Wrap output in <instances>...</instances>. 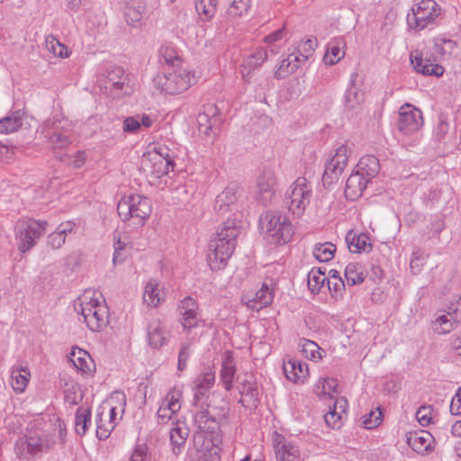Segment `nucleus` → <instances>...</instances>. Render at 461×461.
Returning a JSON list of instances; mask_svg holds the SVG:
<instances>
[{
  "label": "nucleus",
  "mask_w": 461,
  "mask_h": 461,
  "mask_svg": "<svg viewBox=\"0 0 461 461\" xmlns=\"http://www.w3.org/2000/svg\"><path fill=\"white\" fill-rule=\"evenodd\" d=\"M240 229L235 220L228 219L208 244L207 260L212 270L224 268L236 247Z\"/></svg>",
  "instance_id": "1"
},
{
  "label": "nucleus",
  "mask_w": 461,
  "mask_h": 461,
  "mask_svg": "<svg viewBox=\"0 0 461 461\" xmlns=\"http://www.w3.org/2000/svg\"><path fill=\"white\" fill-rule=\"evenodd\" d=\"M151 212L149 199L139 194L126 195L117 204V212L122 221L135 228L142 227Z\"/></svg>",
  "instance_id": "2"
},
{
  "label": "nucleus",
  "mask_w": 461,
  "mask_h": 461,
  "mask_svg": "<svg viewBox=\"0 0 461 461\" xmlns=\"http://www.w3.org/2000/svg\"><path fill=\"white\" fill-rule=\"evenodd\" d=\"M74 309L91 331L99 332L108 324L107 307L87 292L77 299Z\"/></svg>",
  "instance_id": "3"
},
{
  "label": "nucleus",
  "mask_w": 461,
  "mask_h": 461,
  "mask_svg": "<svg viewBox=\"0 0 461 461\" xmlns=\"http://www.w3.org/2000/svg\"><path fill=\"white\" fill-rule=\"evenodd\" d=\"M260 226L271 243L285 244L293 236V228L287 216L279 211H267L260 216Z\"/></svg>",
  "instance_id": "4"
},
{
  "label": "nucleus",
  "mask_w": 461,
  "mask_h": 461,
  "mask_svg": "<svg viewBox=\"0 0 461 461\" xmlns=\"http://www.w3.org/2000/svg\"><path fill=\"white\" fill-rule=\"evenodd\" d=\"M156 87L168 95H177L195 84L194 74L186 69L168 68L154 78Z\"/></svg>",
  "instance_id": "5"
},
{
  "label": "nucleus",
  "mask_w": 461,
  "mask_h": 461,
  "mask_svg": "<svg viewBox=\"0 0 461 461\" xmlns=\"http://www.w3.org/2000/svg\"><path fill=\"white\" fill-rule=\"evenodd\" d=\"M312 194V188L305 177H298L287 189L284 204L295 216L304 213Z\"/></svg>",
  "instance_id": "6"
},
{
  "label": "nucleus",
  "mask_w": 461,
  "mask_h": 461,
  "mask_svg": "<svg viewBox=\"0 0 461 461\" xmlns=\"http://www.w3.org/2000/svg\"><path fill=\"white\" fill-rule=\"evenodd\" d=\"M217 409L211 404L207 405L206 410L197 411L194 416V422L199 429V432L194 435V443L203 439V433H206L211 437L212 441H217L221 421L225 418L224 408L216 411Z\"/></svg>",
  "instance_id": "7"
},
{
  "label": "nucleus",
  "mask_w": 461,
  "mask_h": 461,
  "mask_svg": "<svg viewBox=\"0 0 461 461\" xmlns=\"http://www.w3.org/2000/svg\"><path fill=\"white\" fill-rule=\"evenodd\" d=\"M47 221L22 219L15 225V238L18 249L25 253L32 249L46 230Z\"/></svg>",
  "instance_id": "8"
},
{
  "label": "nucleus",
  "mask_w": 461,
  "mask_h": 461,
  "mask_svg": "<svg viewBox=\"0 0 461 461\" xmlns=\"http://www.w3.org/2000/svg\"><path fill=\"white\" fill-rule=\"evenodd\" d=\"M440 14V5L435 0H421L407 14V23L411 28L421 31L433 24Z\"/></svg>",
  "instance_id": "9"
},
{
  "label": "nucleus",
  "mask_w": 461,
  "mask_h": 461,
  "mask_svg": "<svg viewBox=\"0 0 461 461\" xmlns=\"http://www.w3.org/2000/svg\"><path fill=\"white\" fill-rule=\"evenodd\" d=\"M54 444V438L47 434L24 435L16 440L15 450L18 456L25 454L34 456L38 453L49 451Z\"/></svg>",
  "instance_id": "10"
},
{
  "label": "nucleus",
  "mask_w": 461,
  "mask_h": 461,
  "mask_svg": "<svg viewBox=\"0 0 461 461\" xmlns=\"http://www.w3.org/2000/svg\"><path fill=\"white\" fill-rule=\"evenodd\" d=\"M196 121L200 135L207 138L214 137L223 122L220 111L214 104L203 105V112L198 113Z\"/></svg>",
  "instance_id": "11"
},
{
  "label": "nucleus",
  "mask_w": 461,
  "mask_h": 461,
  "mask_svg": "<svg viewBox=\"0 0 461 461\" xmlns=\"http://www.w3.org/2000/svg\"><path fill=\"white\" fill-rule=\"evenodd\" d=\"M348 147L340 145L332 158L327 161L322 175V184L325 187H329L332 184L338 182L342 172L348 164Z\"/></svg>",
  "instance_id": "12"
},
{
  "label": "nucleus",
  "mask_w": 461,
  "mask_h": 461,
  "mask_svg": "<svg viewBox=\"0 0 461 461\" xmlns=\"http://www.w3.org/2000/svg\"><path fill=\"white\" fill-rule=\"evenodd\" d=\"M423 124L422 113L420 109L406 104L400 108L398 130L405 135L418 131Z\"/></svg>",
  "instance_id": "13"
},
{
  "label": "nucleus",
  "mask_w": 461,
  "mask_h": 461,
  "mask_svg": "<svg viewBox=\"0 0 461 461\" xmlns=\"http://www.w3.org/2000/svg\"><path fill=\"white\" fill-rule=\"evenodd\" d=\"M276 177L272 170H264L258 178L257 200L264 206L268 205L276 191Z\"/></svg>",
  "instance_id": "14"
},
{
  "label": "nucleus",
  "mask_w": 461,
  "mask_h": 461,
  "mask_svg": "<svg viewBox=\"0 0 461 461\" xmlns=\"http://www.w3.org/2000/svg\"><path fill=\"white\" fill-rule=\"evenodd\" d=\"M198 309L197 302L190 296H186L180 302L178 311L184 330L190 331L198 326L200 321Z\"/></svg>",
  "instance_id": "15"
},
{
  "label": "nucleus",
  "mask_w": 461,
  "mask_h": 461,
  "mask_svg": "<svg viewBox=\"0 0 461 461\" xmlns=\"http://www.w3.org/2000/svg\"><path fill=\"white\" fill-rule=\"evenodd\" d=\"M242 190L237 183H230L216 196L214 210L219 214H225L232 210L236 202L241 196Z\"/></svg>",
  "instance_id": "16"
},
{
  "label": "nucleus",
  "mask_w": 461,
  "mask_h": 461,
  "mask_svg": "<svg viewBox=\"0 0 461 461\" xmlns=\"http://www.w3.org/2000/svg\"><path fill=\"white\" fill-rule=\"evenodd\" d=\"M411 63L414 69L424 76L440 77L444 73V68L438 64L434 63L422 51L414 50L410 56Z\"/></svg>",
  "instance_id": "17"
},
{
  "label": "nucleus",
  "mask_w": 461,
  "mask_h": 461,
  "mask_svg": "<svg viewBox=\"0 0 461 461\" xmlns=\"http://www.w3.org/2000/svg\"><path fill=\"white\" fill-rule=\"evenodd\" d=\"M273 445L277 461H300L298 447L286 439L283 435L276 433Z\"/></svg>",
  "instance_id": "18"
},
{
  "label": "nucleus",
  "mask_w": 461,
  "mask_h": 461,
  "mask_svg": "<svg viewBox=\"0 0 461 461\" xmlns=\"http://www.w3.org/2000/svg\"><path fill=\"white\" fill-rule=\"evenodd\" d=\"M149 345L159 348L167 343L166 326L159 318L152 319L148 324Z\"/></svg>",
  "instance_id": "19"
},
{
  "label": "nucleus",
  "mask_w": 461,
  "mask_h": 461,
  "mask_svg": "<svg viewBox=\"0 0 461 461\" xmlns=\"http://www.w3.org/2000/svg\"><path fill=\"white\" fill-rule=\"evenodd\" d=\"M189 431V428L185 421H173V427L170 429V443L175 454H179L185 447Z\"/></svg>",
  "instance_id": "20"
},
{
  "label": "nucleus",
  "mask_w": 461,
  "mask_h": 461,
  "mask_svg": "<svg viewBox=\"0 0 461 461\" xmlns=\"http://www.w3.org/2000/svg\"><path fill=\"white\" fill-rule=\"evenodd\" d=\"M368 181L357 171L352 173L347 179L345 196L348 200L355 201L363 194Z\"/></svg>",
  "instance_id": "21"
},
{
  "label": "nucleus",
  "mask_w": 461,
  "mask_h": 461,
  "mask_svg": "<svg viewBox=\"0 0 461 461\" xmlns=\"http://www.w3.org/2000/svg\"><path fill=\"white\" fill-rule=\"evenodd\" d=\"M236 374V365L234 361L233 352L227 350L223 354L221 370V380L224 388L230 391L232 388V382Z\"/></svg>",
  "instance_id": "22"
},
{
  "label": "nucleus",
  "mask_w": 461,
  "mask_h": 461,
  "mask_svg": "<svg viewBox=\"0 0 461 461\" xmlns=\"http://www.w3.org/2000/svg\"><path fill=\"white\" fill-rule=\"evenodd\" d=\"M364 100L365 93L355 86L354 79L352 78L350 86L344 95L345 108L349 112L357 113L360 111Z\"/></svg>",
  "instance_id": "23"
},
{
  "label": "nucleus",
  "mask_w": 461,
  "mask_h": 461,
  "mask_svg": "<svg viewBox=\"0 0 461 461\" xmlns=\"http://www.w3.org/2000/svg\"><path fill=\"white\" fill-rule=\"evenodd\" d=\"M283 370L286 378L294 383L303 382L308 375L306 364H303L295 359L285 361Z\"/></svg>",
  "instance_id": "24"
},
{
  "label": "nucleus",
  "mask_w": 461,
  "mask_h": 461,
  "mask_svg": "<svg viewBox=\"0 0 461 461\" xmlns=\"http://www.w3.org/2000/svg\"><path fill=\"white\" fill-rule=\"evenodd\" d=\"M215 375L212 371H207L197 377L194 388V405H199L208 390L214 384Z\"/></svg>",
  "instance_id": "25"
},
{
  "label": "nucleus",
  "mask_w": 461,
  "mask_h": 461,
  "mask_svg": "<svg viewBox=\"0 0 461 461\" xmlns=\"http://www.w3.org/2000/svg\"><path fill=\"white\" fill-rule=\"evenodd\" d=\"M432 435L426 430L410 432L407 435V444L417 453L426 452L431 443Z\"/></svg>",
  "instance_id": "26"
},
{
  "label": "nucleus",
  "mask_w": 461,
  "mask_h": 461,
  "mask_svg": "<svg viewBox=\"0 0 461 461\" xmlns=\"http://www.w3.org/2000/svg\"><path fill=\"white\" fill-rule=\"evenodd\" d=\"M357 167V172L369 182L379 173L380 164L375 156L367 155L360 158Z\"/></svg>",
  "instance_id": "27"
},
{
  "label": "nucleus",
  "mask_w": 461,
  "mask_h": 461,
  "mask_svg": "<svg viewBox=\"0 0 461 461\" xmlns=\"http://www.w3.org/2000/svg\"><path fill=\"white\" fill-rule=\"evenodd\" d=\"M460 322L461 320L455 318V314H452L448 309L446 313L437 316L432 322V328L438 334H447L455 330Z\"/></svg>",
  "instance_id": "28"
},
{
  "label": "nucleus",
  "mask_w": 461,
  "mask_h": 461,
  "mask_svg": "<svg viewBox=\"0 0 461 461\" xmlns=\"http://www.w3.org/2000/svg\"><path fill=\"white\" fill-rule=\"evenodd\" d=\"M274 298L273 291L269 289L267 284H263L260 290L256 293L253 299L246 302L248 308L258 312L264 307L268 306Z\"/></svg>",
  "instance_id": "29"
},
{
  "label": "nucleus",
  "mask_w": 461,
  "mask_h": 461,
  "mask_svg": "<svg viewBox=\"0 0 461 461\" xmlns=\"http://www.w3.org/2000/svg\"><path fill=\"white\" fill-rule=\"evenodd\" d=\"M165 298V293L159 288L158 282L149 281L144 290L143 301L148 306L157 307Z\"/></svg>",
  "instance_id": "30"
},
{
  "label": "nucleus",
  "mask_w": 461,
  "mask_h": 461,
  "mask_svg": "<svg viewBox=\"0 0 461 461\" xmlns=\"http://www.w3.org/2000/svg\"><path fill=\"white\" fill-rule=\"evenodd\" d=\"M70 360L74 366L83 373H90L95 367V364L90 355L78 348H73Z\"/></svg>",
  "instance_id": "31"
},
{
  "label": "nucleus",
  "mask_w": 461,
  "mask_h": 461,
  "mask_svg": "<svg viewBox=\"0 0 461 461\" xmlns=\"http://www.w3.org/2000/svg\"><path fill=\"white\" fill-rule=\"evenodd\" d=\"M23 114L21 110H17L0 119V133L10 134L17 131L23 125Z\"/></svg>",
  "instance_id": "32"
},
{
  "label": "nucleus",
  "mask_w": 461,
  "mask_h": 461,
  "mask_svg": "<svg viewBox=\"0 0 461 461\" xmlns=\"http://www.w3.org/2000/svg\"><path fill=\"white\" fill-rule=\"evenodd\" d=\"M345 46L342 39H333L330 41L327 47L326 54L323 57L325 64L332 66L338 63L345 55V51L341 47Z\"/></svg>",
  "instance_id": "33"
},
{
  "label": "nucleus",
  "mask_w": 461,
  "mask_h": 461,
  "mask_svg": "<svg viewBox=\"0 0 461 461\" xmlns=\"http://www.w3.org/2000/svg\"><path fill=\"white\" fill-rule=\"evenodd\" d=\"M239 392L242 398L240 400V403L243 406H257L258 403V389L250 382L242 383L239 387Z\"/></svg>",
  "instance_id": "34"
},
{
  "label": "nucleus",
  "mask_w": 461,
  "mask_h": 461,
  "mask_svg": "<svg viewBox=\"0 0 461 461\" xmlns=\"http://www.w3.org/2000/svg\"><path fill=\"white\" fill-rule=\"evenodd\" d=\"M350 233L346 237L348 249L352 253H361L365 251H370L372 245L370 243V238L366 233H360L359 235L354 234L350 240Z\"/></svg>",
  "instance_id": "35"
},
{
  "label": "nucleus",
  "mask_w": 461,
  "mask_h": 461,
  "mask_svg": "<svg viewBox=\"0 0 461 461\" xmlns=\"http://www.w3.org/2000/svg\"><path fill=\"white\" fill-rule=\"evenodd\" d=\"M300 63L301 58L298 55L294 53L288 55L286 59L282 60L275 77L278 79L286 77L298 69Z\"/></svg>",
  "instance_id": "36"
},
{
  "label": "nucleus",
  "mask_w": 461,
  "mask_h": 461,
  "mask_svg": "<svg viewBox=\"0 0 461 461\" xmlns=\"http://www.w3.org/2000/svg\"><path fill=\"white\" fill-rule=\"evenodd\" d=\"M30 372L26 367H13L11 385L16 393H23L29 382Z\"/></svg>",
  "instance_id": "37"
},
{
  "label": "nucleus",
  "mask_w": 461,
  "mask_h": 461,
  "mask_svg": "<svg viewBox=\"0 0 461 461\" xmlns=\"http://www.w3.org/2000/svg\"><path fill=\"white\" fill-rule=\"evenodd\" d=\"M91 424V410L88 407L80 406L76 411L75 431L79 436H84Z\"/></svg>",
  "instance_id": "38"
},
{
  "label": "nucleus",
  "mask_w": 461,
  "mask_h": 461,
  "mask_svg": "<svg viewBox=\"0 0 461 461\" xmlns=\"http://www.w3.org/2000/svg\"><path fill=\"white\" fill-rule=\"evenodd\" d=\"M160 62L167 64L169 68H175L181 63L176 49L171 45H163L159 50Z\"/></svg>",
  "instance_id": "39"
},
{
  "label": "nucleus",
  "mask_w": 461,
  "mask_h": 461,
  "mask_svg": "<svg viewBox=\"0 0 461 461\" xmlns=\"http://www.w3.org/2000/svg\"><path fill=\"white\" fill-rule=\"evenodd\" d=\"M327 279L325 272L321 271V268H312L308 273V287L312 294H317L324 286Z\"/></svg>",
  "instance_id": "40"
},
{
  "label": "nucleus",
  "mask_w": 461,
  "mask_h": 461,
  "mask_svg": "<svg viewBox=\"0 0 461 461\" xmlns=\"http://www.w3.org/2000/svg\"><path fill=\"white\" fill-rule=\"evenodd\" d=\"M267 58V51L263 48L257 49L253 54L249 55L242 64L244 69H248L247 76H249L251 70L260 67ZM243 77H246L244 73Z\"/></svg>",
  "instance_id": "41"
},
{
  "label": "nucleus",
  "mask_w": 461,
  "mask_h": 461,
  "mask_svg": "<svg viewBox=\"0 0 461 461\" xmlns=\"http://www.w3.org/2000/svg\"><path fill=\"white\" fill-rule=\"evenodd\" d=\"M45 45L47 50L56 57L61 59L68 58L70 52L68 47L61 43L54 35L50 34L45 39Z\"/></svg>",
  "instance_id": "42"
},
{
  "label": "nucleus",
  "mask_w": 461,
  "mask_h": 461,
  "mask_svg": "<svg viewBox=\"0 0 461 461\" xmlns=\"http://www.w3.org/2000/svg\"><path fill=\"white\" fill-rule=\"evenodd\" d=\"M336 247L330 242L317 244L313 249L314 258L320 262H328L334 257Z\"/></svg>",
  "instance_id": "43"
},
{
  "label": "nucleus",
  "mask_w": 461,
  "mask_h": 461,
  "mask_svg": "<svg viewBox=\"0 0 461 461\" xmlns=\"http://www.w3.org/2000/svg\"><path fill=\"white\" fill-rule=\"evenodd\" d=\"M360 269V265L356 263H349L346 267L344 276L348 285H358L364 281L363 272Z\"/></svg>",
  "instance_id": "44"
},
{
  "label": "nucleus",
  "mask_w": 461,
  "mask_h": 461,
  "mask_svg": "<svg viewBox=\"0 0 461 461\" xmlns=\"http://www.w3.org/2000/svg\"><path fill=\"white\" fill-rule=\"evenodd\" d=\"M250 7V0H230L227 14L231 18H237L247 14Z\"/></svg>",
  "instance_id": "45"
},
{
  "label": "nucleus",
  "mask_w": 461,
  "mask_h": 461,
  "mask_svg": "<svg viewBox=\"0 0 461 461\" xmlns=\"http://www.w3.org/2000/svg\"><path fill=\"white\" fill-rule=\"evenodd\" d=\"M182 397V393L179 390L172 389L170 390L165 399L163 400L162 406L167 408L171 411V413H176L180 408V399Z\"/></svg>",
  "instance_id": "46"
},
{
  "label": "nucleus",
  "mask_w": 461,
  "mask_h": 461,
  "mask_svg": "<svg viewBox=\"0 0 461 461\" xmlns=\"http://www.w3.org/2000/svg\"><path fill=\"white\" fill-rule=\"evenodd\" d=\"M96 422V437L100 440H105L109 436L111 431L115 428L116 422L108 421L107 424L104 423L103 420V412L98 413L95 418Z\"/></svg>",
  "instance_id": "47"
},
{
  "label": "nucleus",
  "mask_w": 461,
  "mask_h": 461,
  "mask_svg": "<svg viewBox=\"0 0 461 461\" xmlns=\"http://www.w3.org/2000/svg\"><path fill=\"white\" fill-rule=\"evenodd\" d=\"M216 5V0H196L195 9L198 14H203L206 20H209L215 14Z\"/></svg>",
  "instance_id": "48"
},
{
  "label": "nucleus",
  "mask_w": 461,
  "mask_h": 461,
  "mask_svg": "<svg viewBox=\"0 0 461 461\" xmlns=\"http://www.w3.org/2000/svg\"><path fill=\"white\" fill-rule=\"evenodd\" d=\"M156 158L158 159L159 164L164 163V169L159 171L162 175H167L170 171H174V156L169 153L167 149L159 148L158 157Z\"/></svg>",
  "instance_id": "49"
},
{
  "label": "nucleus",
  "mask_w": 461,
  "mask_h": 461,
  "mask_svg": "<svg viewBox=\"0 0 461 461\" xmlns=\"http://www.w3.org/2000/svg\"><path fill=\"white\" fill-rule=\"evenodd\" d=\"M317 44V39L314 37L303 41L298 46V56L302 58L301 60L306 61L312 55Z\"/></svg>",
  "instance_id": "50"
},
{
  "label": "nucleus",
  "mask_w": 461,
  "mask_h": 461,
  "mask_svg": "<svg viewBox=\"0 0 461 461\" xmlns=\"http://www.w3.org/2000/svg\"><path fill=\"white\" fill-rule=\"evenodd\" d=\"M327 285L330 295L335 299L340 297L342 295V291L345 289L344 281L340 276H330L327 279Z\"/></svg>",
  "instance_id": "51"
},
{
  "label": "nucleus",
  "mask_w": 461,
  "mask_h": 461,
  "mask_svg": "<svg viewBox=\"0 0 461 461\" xmlns=\"http://www.w3.org/2000/svg\"><path fill=\"white\" fill-rule=\"evenodd\" d=\"M382 411L377 408L376 411H370L362 417L364 428L371 429L379 426L382 422Z\"/></svg>",
  "instance_id": "52"
},
{
  "label": "nucleus",
  "mask_w": 461,
  "mask_h": 461,
  "mask_svg": "<svg viewBox=\"0 0 461 461\" xmlns=\"http://www.w3.org/2000/svg\"><path fill=\"white\" fill-rule=\"evenodd\" d=\"M302 352L307 358L310 359H317L321 358V356L320 354V347L313 341L309 339H303L301 344Z\"/></svg>",
  "instance_id": "53"
},
{
  "label": "nucleus",
  "mask_w": 461,
  "mask_h": 461,
  "mask_svg": "<svg viewBox=\"0 0 461 461\" xmlns=\"http://www.w3.org/2000/svg\"><path fill=\"white\" fill-rule=\"evenodd\" d=\"M191 355V344L182 343L178 352L177 370L182 372L187 366V361Z\"/></svg>",
  "instance_id": "54"
},
{
  "label": "nucleus",
  "mask_w": 461,
  "mask_h": 461,
  "mask_svg": "<svg viewBox=\"0 0 461 461\" xmlns=\"http://www.w3.org/2000/svg\"><path fill=\"white\" fill-rule=\"evenodd\" d=\"M432 411L433 409L431 405H422L417 410L416 418L421 426H428L431 422Z\"/></svg>",
  "instance_id": "55"
},
{
  "label": "nucleus",
  "mask_w": 461,
  "mask_h": 461,
  "mask_svg": "<svg viewBox=\"0 0 461 461\" xmlns=\"http://www.w3.org/2000/svg\"><path fill=\"white\" fill-rule=\"evenodd\" d=\"M49 141L56 149H63L70 144L67 135L62 132L54 131L49 136Z\"/></svg>",
  "instance_id": "56"
},
{
  "label": "nucleus",
  "mask_w": 461,
  "mask_h": 461,
  "mask_svg": "<svg viewBox=\"0 0 461 461\" xmlns=\"http://www.w3.org/2000/svg\"><path fill=\"white\" fill-rule=\"evenodd\" d=\"M124 70L121 67H114L111 71L108 72L107 78L113 83V86L116 89H122L124 83L120 80L123 76Z\"/></svg>",
  "instance_id": "57"
},
{
  "label": "nucleus",
  "mask_w": 461,
  "mask_h": 461,
  "mask_svg": "<svg viewBox=\"0 0 461 461\" xmlns=\"http://www.w3.org/2000/svg\"><path fill=\"white\" fill-rule=\"evenodd\" d=\"M324 420L327 425L332 429L340 427L341 414L337 411L336 404L333 406L332 410H330V411L324 415Z\"/></svg>",
  "instance_id": "58"
},
{
  "label": "nucleus",
  "mask_w": 461,
  "mask_h": 461,
  "mask_svg": "<svg viewBox=\"0 0 461 461\" xmlns=\"http://www.w3.org/2000/svg\"><path fill=\"white\" fill-rule=\"evenodd\" d=\"M316 385L318 389L321 387V393L330 394L331 392L336 391L338 382L334 378H323L320 379Z\"/></svg>",
  "instance_id": "59"
},
{
  "label": "nucleus",
  "mask_w": 461,
  "mask_h": 461,
  "mask_svg": "<svg viewBox=\"0 0 461 461\" xmlns=\"http://www.w3.org/2000/svg\"><path fill=\"white\" fill-rule=\"evenodd\" d=\"M123 131L129 133H136L140 129V122L139 116L137 117H127L123 121Z\"/></svg>",
  "instance_id": "60"
},
{
  "label": "nucleus",
  "mask_w": 461,
  "mask_h": 461,
  "mask_svg": "<svg viewBox=\"0 0 461 461\" xmlns=\"http://www.w3.org/2000/svg\"><path fill=\"white\" fill-rule=\"evenodd\" d=\"M148 447L146 444L138 445L129 461H147Z\"/></svg>",
  "instance_id": "61"
},
{
  "label": "nucleus",
  "mask_w": 461,
  "mask_h": 461,
  "mask_svg": "<svg viewBox=\"0 0 461 461\" xmlns=\"http://www.w3.org/2000/svg\"><path fill=\"white\" fill-rule=\"evenodd\" d=\"M66 238L58 230L48 236V245L52 249H59L65 243Z\"/></svg>",
  "instance_id": "62"
},
{
  "label": "nucleus",
  "mask_w": 461,
  "mask_h": 461,
  "mask_svg": "<svg viewBox=\"0 0 461 461\" xmlns=\"http://www.w3.org/2000/svg\"><path fill=\"white\" fill-rule=\"evenodd\" d=\"M449 410L453 415H461V386L452 398Z\"/></svg>",
  "instance_id": "63"
},
{
  "label": "nucleus",
  "mask_w": 461,
  "mask_h": 461,
  "mask_svg": "<svg viewBox=\"0 0 461 461\" xmlns=\"http://www.w3.org/2000/svg\"><path fill=\"white\" fill-rule=\"evenodd\" d=\"M175 414L176 413H171V411L169 409L165 408V406L160 405V407L158 408V410L157 411L158 422L159 424H166L170 420H172V418Z\"/></svg>",
  "instance_id": "64"
}]
</instances>
